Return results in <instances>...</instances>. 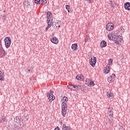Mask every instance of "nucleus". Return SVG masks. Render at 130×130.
<instances>
[{
  "mask_svg": "<svg viewBox=\"0 0 130 130\" xmlns=\"http://www.w3.org/2000/svg\"><path fill=\"white\" fill-rule=\"evenodd\" d=\"M52 21H53V17H52V14H51V12H48L47 13V22L48 26L46 28V31H47V30H48V29H49L51 26L54 29H56L57 27H58V28L60 27V25H58L59 24V22H57L56 25L53 23Z\"/></svg>",
  "mask_w": 130,
  "mask_h": 130,
  "instance_id": "f257e3e1",
  "label": "nucleus"
},
{
  "mask_svg": "<svg viewBox=\"0 0 130 130\" xmlns=\"http://www.w3.org/2000/svg\"><path fill=\"white\" fill-rule=\"evenodd\" d=\"M63 102H62L61 106H62V114L63 117H66V115H67V110H68V105H67V102L69 100V99L66 96L63 98Z\"/></svg>",
  "mask_w": 130,
  "mask_h": 130,
  "instance_id": "f03ea898",
  "label": "nucleus"
},
{
  "mask_svg": "<svg viewBox=\"0 0 130 130\" xmlns=\"http://www.w3.org/2000/svg\"><path fill=\"white\" fill-rule=\"evenodd\" d=\"M14 122H16L17 124H15V127L16 126L17 129H20L22 127H24V122L23 120L21 118V117H16L14 119Z\"/></svg>",
  "mask_w": 130,
  "mask_h": 130,
  "instance_id": "7ed1b4c3",
  "label": "nucleus"
},
{
  "mask_svg": "<svg viewBox=\"0 0 130 130\" xmlns=\"http://www.w3.org/2000/svg\"><path fill=\"white\" fill-rule=\"evenodd\" d=\"M4 41L5 42V46L7 48H9L10 46H11V43H12V40L11 38L9 37H6L4 39Z\"/></svg>",
  "mask_w": 130,
  "mask_h": 130,
  "instance_id": "20e7f679",
  "label": "nucleus"
},
{
  "mask_svg": "<svg viewBox=\"0 0 130 130\" xmlns=\"http://www.w3.org/2000/svg\"><path fill=\"white\" fill-rule=\"evenodd\" d=\"M97 61V58L96 57H91V59L89 60V63L91 67L94 68L96 64Z\"/></svg>",
  "mask_w": 130,
  "mask_h": 130,
  "instance_id": "39448f33",
  "label": "nucleus"
},
{
  "mask_svg": "<svg viewBox=\"0 0 130 130\" xmlns=\"http://www.w3.org/2000/svg\"><path fill=\"white\" fill-rule=\"evenodd\" d=\"M114 26L113 23H108L106 25V29L108 31H111V30H113Z\"/></svg>",
  "mask_w": 130,
  "mask_h": 130,
  "instance_id": "423d86ee",
  "label": "nucleus"
},
{
  "mask_svg": "<svg viewBox=\"0 0 130 130\" xmlns=\"http://www.w3.org/2000/svg\"><path fill=\"white\" fill-rule=\"evenodd\" d=\"M112 110H113V109L112 108L110 107L108 108V114L111 118H112V117H113V112L112 111Z\"/></svg>",
  "mask_w": 130,
  "mask_h": 130,
  "instance_id": "0eeeda50",
  "label": "nucleus"
},
{
  "mask_svg": "<svg viewBox=\"0 0 130 130\" xmlns=\"http://www.w3.org/2000/svg\"><path fill=\"white\" fill-rule=\"evenodd\" d=\"M50 41L54 44H57V43H58V39L55 37L51 38Z\"/></svg>",
  "mask_w": 130,
  "mask_h": 130,
  "instance_id": "6e6552de",
  "label": "nucleus"
},
{
  "mask_svg": "<svg viewBox=\"0 0 130 130\" xmlns=\"http://www.w3.org/2000/svg\"><path fill=\"white\" fill-rule=\"evenodd\" d=\"M47 96H49L48 99L50 101L51 100H54L55 99V96L53 95V94H50L49 92L47 93Z\"/></svg>",
  "mask_w": 130,
  "mask_h": 130,
  "instance_id": "1a4fd4ad",
  "label": "nucleus"
},
{
  "mask_svg": "<svg viewBox=\"0 0 130 130\" xmlns=\"http://www.w3.org/2000/svg\"><path fill=\"white\" fill-rule=\"evenodd\" d=\"M0 45H2V42L0 41ZM5 56V50L2 49L0 47V57H3V56Z\"/></svg>",
  "mask_w": 130,
  "mask_h": 130,
  "instance_id": "9d476101",
  "label": "nucleus"
},
{
  "mask_svg": "<svg viewBox=\"0 0 130 130\" xmlns=\"http://www.w3.org/2000/svg\"><path fill=\"white\" fill-rule=\"evenodd\" d=\"M124 7L125 10H127V11H130V3L129 2H126V3H125Z\"/></svg>",
  "mask_w": 130,
  "mask_h": 130,
  "instance_id": "9b49d317",
  "label": "nucleus"
},
{
  "mask_svg": "<svg viewBox=\"0 0 130 130\" xmlns=\"http://www.w3.org/2000/svg\"><path fill=\"white\" fill-rule=\"evenodd\" d=\"M104 72L105 74H108L110 72V67H109V64H107L106 67L104 69Z\"/></svg>",
  "mask_w": 130,
  "mask_h": 130,
  "instance_id": "f8f14e48",
  "label": "nucleus"
},
{
  "mask_svg": "<svg viewBox=\"0 0 130 130\" xmlns=\"http://www.w3.org/2000/svg\"><path fill=\"white\" fill-rule=\"evenodd\" d=\"M107 95L108 98L112 99L114 97L113 93L111 91H108L107 92Z\"/></svg>",
  "mask_w": 130,
  "mask_h": 130,
  "instance_id": "ddd939ff",
  "label": "nucleus"
},
{
  "mask_svg": "<svg viewBox=\"0 0 130 130\" xmlns=\"http://www.w3.org/2000/svg\"><path fill=\"white\" fill-rule=\"evenodd\" d=\"M82 89V86L80 85H74V91H79V90Z\"/></svg>",
  "mask_w": 130,
  "mask_h": 130,
  "instance_id": "4468645a",
  "label": "nucleus"
},
{
  "mask_svg": "<svg viewBox=\"0 0 130 130\" xmlns=\"http://www.w3.org/2000/svg\"><path fill=\"white\" fill-rule=\"evenodd\" d=\"M100 45H101L102 48H103V47H106V46H107V43H106V41H102L101 42Z\"/></svg>",
  "mask_w": 130,
  "mask_h": 130,
  "instance_id": "2eb2a0df",
  "label": "nucleus"
},
{
  "mask_svg": "<svg viewBox=\"0 0 130 130\" xmlns=\"http://www.w3.org/2000/svg\"><path fill=\"white\" fill-rule=\"evenodd\" d=\"M5 80V75L4 72L0 71V81Z\"/></svg>",
  "mask_w": 130,
  "mask_h": 130,
  "instance_id": "dca6fc26",
  "label": "nucleus"
},
{
  "mask_svg": "<svg viewBox=\"0 0 130 130\" xmlns=\"http://www.w3.org/2000/svg\"><path fill=\"white\" fill-rule=\"evenodd\" d=\"M73 50H78V44L75 43L72 45L71 47Z\"/></svg>",
  "mask_w": 130,
  "mask_h": 130,
  "instance_id": "f3484780",
  "label": "nucleus"
},
{
  "mask_svg": "<svg viewBox=\"0 0 130 130\" xmlns=\"http://www.w3.org/2000/svg\"><path fill=\"white\" fill-rule=\"evenodd\" d=\"M62 129H64V130H72V129H71V127L69 126H67V125H66L65 124H63L62 125Z\"/></svg>",
  "mask_w": 130,
  "mask_h": 130,
  "instance_id": "a211bd4d",
  "label": "nucleus"
},
{
  "mask_svg": "<svg viewBox=\"0 0 130 130\" xmlns=\"http://www.w3.org/2000/svg\"><path fill=\"white\" fill-rule=\"evenodd\" d=\"M83 78H84V77L83 76V75H78L76 76V80H78L79 81H83Z\"/></svg>",
  "mask_w": 130,
  "mask_h": 130,
  "instance_id": "6ab92c4d",
  "label": "nucleus"
},
{
  "mask_svg": "<svg viewBox=\"0 0 130 130\" xmlns=\"http://www.w3.org/2000/svg\"><path fill=\"white\" fill-rule=\"evenodd\" d=\"M119 40L120 39L118 37H114L113 39V41L115 42V43H117V44H119Z\"/></svg>",
  "mask_w": 130,
  "mask_h": 130,
  "instance_id": "aec40b11",
  "label": "nucleus"
},
{
  "mask_svg": "<svg viewBox=\"0 0 130 130\" xmlns=\"http://www.w3.org/2000/svg\"><path fill=\"white\" fill-rule=\"evenodd\" d=\"M67 88H68V89H71V90H73V91L76 90L75 89V85H68Z\"/></svg>",
  "mask_w": 130,
  "mask_h": 130,
  "instance_id": "412c9836",
  "label": "nucleus"
},
{
  "mask_svg": "<svg viewBox=\"0 0 130 130\" xmlns=\"http://www.w3.org/2000/svg\"><path fill=\"white\" fill-rule=\"evenodd\" d=\"M66 8L68 10V13H72V10H71V7L70 5H66Z\"/></svg>",
  "mask_w": 130,
  "mask_h": 130,
  "instance_id": "4be33fe9",
  "label": "nucleus"
},
{
  "mask_svg": "<svg viewBox=\"0 0 130 130\" xmlns=\"http://www.w3.org/2000/svg\"><path fill=\"white\" fill-rule=\"evenodd\" d=\"M108 38H109V40H113L114 39V38H113L110 34H109Z\"/></svg>",
  "mask_w": 130,
  "mask_h": 130,
  "instance_id": "5701e85b",
  "label": "nucleus"
},
{
  "mask_svg": "<svg viewBox=\"0 0 130 130\" xmlns=\"http://www.w3.org/2000/svg\"><path fill=\"white\" fill-rule=\"evenodd\" d=\"M113 79L110 77L108 78V81L109 83H112Z\"/></svg>",
  "mask_w": 130,
  "mask_h": 130,
  "instance_id": "b1692460",
  "label": "nucleus"
},
{
  "mask_svg": "<svg viewBox=\"0 0 130 130\" xmlns=\"http://www.w3.org/2000/svg\"><path fill=\"white\" fill-rule=\"evenodd\" d=\"M113 61V59H112V58H110L108 60V64H109V67H110V64H111L112 63Z\"/></svg>",
  "mask_w": 130,
  "mask_h": 130,
  "instance_id": "393cba45",
  "label": "nucleus"
},
{
  "mask_svg": "<svg viewBox=\"0 0 130 130\" xmlns=\"http://www.w3.org/2000/svg\"><path fill=\"white\" fill-rule=\"evenodd\" d=\"M41 0H35V4H37L38 5H40V2Z\"/></svg>",
  "mask_w": 130,
  "mask_h": 130,
  "instance_id": "a878e982",
  "label": "nucleus"
},
{
  "mask_svg": "<svg viewBox=\"0 0 130 130\" xmlns=\"http://www.w3.org/2000/svg\"><path fill=\"white\" fill-rule=\"evenodd\" d=\"M47 1L46 0H42L40 2V4H47Z\"/></svg>",
  "mask_w": 130,
  "mask_h": 130,
  "instance_id": "bb28decb",
  "label": "nucleus"
},
{
  "mask_svg": "<svg viewBox=\"0 0 130 130\" xmlns=\"http://www.w3.org/2000/svg\"><path fill=\"white\" fill-rule=\"evenodd\" d=\"M110 34L112 36V37H113V38L115 37V32L113 31L111 33H110Z\"/></svg>",
  "mask_w": 130,
  "mask_h": 130,
  "instance_id": "cd10ccee",
  "label": "nucleus"
},
{
  "mask_svg": "<svg viewBox=\"0 0 130 130\" xmlns=\"http://www.w3.org/2000/svg\"><path fill=\"white\" fill-rule=\"evenodd\" d=\"M88 40H89V37L86 36L85 38V40H84L85 42H88Z\"/></svg>",
  "mask_w": 130,
  "mask_h": 130,
  "instance_id": "c85d7f7f",
  "label": "nucleus"
},
{
  "mask_svg": "<svg viewBox=\"0 0 130 130\" xmlns=\"http://www.w3.org/2000/svg\"><path fill=\"white\" fill-rule=\"evenodd\" d=\"M110 77L112 78V79L113 80H114V79H115V77H116L115 74H113L111 75V76Z\"/></svg>",
  "mask_w": 130,
  "mask_h": 130,
  "instance_id": "c756f323",
  "label": "nucleus"
},
{
  "mask_svg": "<svg viewBox=\"0 0 130 130\" xmlns=\"http://www.w3.org/2000/svg\"><path fill=\"white\" fill-rule=\"evenodd\" d=\"M89 85L91 87H93V86H94V81H90Z\"/></svg>",
  "mask_w": 130,
  "mask_h": 130,
  "instance_id": "7c9ffc66",
  "label": "nucleus"
},
{
  "mask_svg": "<svg viewBox=\"0 0 130 130\" xmlns=\"http://www.w3.org/2000/svg\"><path fill=\"white\" fill-rule=\"evenodd\" d=\"M1 119H2V121L3 122L6 121V117H5L2 116L1 117Z\"/></svg>",
  "mask_w": 130,
  "mask_h": 130,
  "instance_id": "2f4dec72",
  "label": "nucleus"
},
{
  "mask_svg": "<svg viewBox=\"0 0 130 130\" xmlns=\"http://www.w3.org/2000/svg\"><path fill=\"white\" fill-rule=\"evenodd\" d=\"M106 121H107V123H110V119H109V118H107L106 119Z\"/></svg>",
  "mask_w": 130,
  "mask_h": 130,
  "instance_id": "473e14b6",
  "label": "nucleus"
},
{
  "mask_svg": "<svg viewBox=\"0 0 130 130\" xmlns=\"http://www.w3.org/2000/svg\"><path fill=\"white\" fill-rule=\"evenodd\" d=\"M3 20H4V21H6V19H7V17H6V15H4L3 16Z\"/></svg>",
  "mask_w": 130,
  "mask_h": 130,
  "instance_id": "72a5a7b5",
  "label": "nucleus"
},
{
  "mask_svg": "<svg viewBox=\"0 0 130 130\" xmlns=\"http://www.w3.org/2000/svg\"><path fill=\"white\" fill-rule=\"evenodd\" d=\"M120 29L121 32H122L123 33H124V29H123L122 27H120Z\"/></svg>",
  "mask_w": 130,
  "mask_h": 130,
  "instance_id": "f704fd0d",
  "label": "nucleus"
},
{
  "mask_svg": "<svg viewBox=\"0 0 130 130\" xmlns=\"http://www.w3.org/2000/svg\"><path fill=\"white\" fill-rule=\"evenodd\" d=\"M119 129L122 130V129H123V127L121 126H119Z\"/></svg>",
  "mask_w": 130,
  "mask_h": 130,
  "instance_id": "c9c22d12",
  "label": "nucleus"
},
{
  "mask_svg": "<svg viewBox=\"0 0 130 130\" xmlns=\"http://www.w3.org/2000/svg\"><path fill=\"white\" fill-rule=\"evenodd\" d=\"M119 44H119V45H120L121 44V39H120V40H119Z\"/></svg>",
  "mask_w": 130,
  "mask_h": 130,
  "instance_id": "e433bc0d",
  "label": "nucleus"
},
{
  "mask_svg": "<svg viewBox=\"0 0 130 130\" xmlns=\"http://www.w3.org/2000/svg\"><path fill=\"white\" fill-rule=\"evenodd\" d=\"M49 93H50V94H53V91L50 90Z\"/></svg>",
  "mask_w": 130,
  "mask_h": 130,
  "instance_id": "4c0bfd02",
  "label": "nucleus"
},
{
  "mask_svg": "<svg viewBox=\"0 0 130 130\" xmlns=\"http://www.w3.org/2000/svg\"><path fill=\"white\" fill-rule=\"evenodd\" d=\"M87 2H88V3H91V0H86Z\"/></svg>",
  "mask_w": 130,
  "mask_h": 130,
  "instance_id": "58836bf2",
  "label": "nucleus"
},
{
  "mask_svg": "<svg viewBox=\"0 0 130 130\" xmlns=\"http://www.w3.org/2000/svg\"><path fill=\"white\" fill-rule=\"evenodd\" d=\"M110 5H112V1H110Z\"/></svg>",
  "mask_w": 130,
  "mask_h": 130,
  "instance_id": "ea45409f",
  "label": "nucleus"
},
{
  "mask_svg": "<svg viewBox=\"0 0 130 130\" xmlns=\"http://www.w3.org/2000/svg\"><path fill=\"white\" fill-rule=\"evenodd\" d=\"M26 3H27V2H25L24 5H26Z\"/></svg>",
  "mask_w": 130,
  "mask_h": 130,
  "instance_id": "a19ab883",
  "label": "nucleus"
},
{
  "mask_svg": "<svg viewBox=\"0 0 130 130\" xmlns=\"http://www.w3.org/2000/svg\"><path fill=\"white\" fill-rule=\"evenodd\" d=\"M4 13H6V10H4Z\"/></svg>",
  "mask_w": 130,
  "mask_h": 130,
  "instance_id": "79ce46f5",
  "label": "nucleus"
},
{
  "mask_svg": "<svg viewBox=\"0 0 130 130\" xmlns=\"http://www.w3.org/2000/svg\"><path fill=\"white\" fill-rule=\"evenodd\" d=\"M28 72H30V70H28Z\"/></svg>",
  "mask_w": 130,
  "mask_h": 130,
  "instance_id": "37998d69",
  "label": "nucleus"
}]
</instances>
